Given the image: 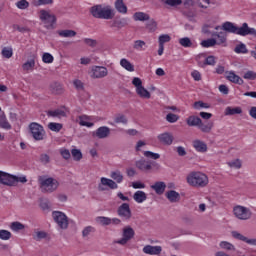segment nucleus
<instances>
[{
  "instance_id": "obj_1",
  "label": "nucleus",
  "mask_w": 256,
  "mask_h": 256,
  "mask_svg": "<svg viewBox=\"0 0 256 256\" xmlns=\"http://www.w3.org/2000/svg\"><path fill=\"white\" fill-rule=\"evenodd\" d=\"M38 182L42 193H54L59 189V181L52 177L39 176Z\"/></svg>"
},
{
  "instance_id": "obj_2",
  "label": "nucleus",
  "mask_w": 256,
  "mask_h": 256,
  "mask_svg": "<svg viewBox=\"0 0 256 256\" xmlns=\"http://www.w3.org/2000/svg\"><path fill=\"white\" fill-rule=\"evenodd\" d=\"M186 181L191 187H207L209 185V178L201 172H191L186 177Z\"/></svg>"
},
{
  "instance_id": "obj_3",
  "label": "nucleus",
  "mask_w": 256,
  "mask_h": 256,
  "mask_svg": "<svg viewBox=\"0 0 256 256\" xmlns=\"http://www.w3.org/2000/svg\"><path fill=\"white\" fill-rule=\"evenodd\" d=\"M30 135L33 137L34 141H43L45 137H47V132H45V128L43 125L32 122L29 125Z\"/></svg>"
},
{
  "instance_id": "obj_4",
  "label": "nucleus",
  "mask_w": 256,
  "mask_h": 256,
  "mask_svg": "<svg viewBox=\"0 0 256 256\" xmlns=\"http://www.w3.org/2000/svg\"><path fill=\"white\" fill-rule=\"evenodd\" d=\"M223 31H227V33H234L236 35H241V37H245V32L247 29V23H243L241 27H237L233 22H225L222 24Z\"/></svg>"
},
{
  "instance_id": "obj_5",
  "label": "nucleus",
  "mask_w": 256,
  "mask_h": 256,
  "mask_svg": "<svg viewBox=\"0 0 256 256\" xmlns=\"http://www.w3.org/2000/svg\"><path fill=\"white\" fill-rule=\"evenodd\" d=\"M40 19L44 23L46 29H55L57 23V17L49 13L47 10H40Z\"/></svg>"
},
{
  "instance_id": "obj_6",
  "label": "nucleus",
  "mask_w": 256,
  "mask_h": 256,
  "mask_svg": "<svg viewBox=\"0 0 256 256\" xmlns=\"http://www.w3.org/2000/svg\"><path fill=\"white\" fill-rule=\"evenodd\" d=\"M132 85L136 88V93L141 97V99H151V93L143 87V81H141V78L134 77Z\"/></svg>"
},
{
  "instance_id": "obj_7",
  "label": "nucleus",
  "mask_w": 256,
  "mask_h": 256,
  "mask_svg": "<svg viewBox=\"0 0 256 256\" xmlns=\"http://www.w3.org/2000/svg\"><path fill=\"white\" fill-rule=\"evenodd\" d=\"M117 215L122 218V221H129L133 217L129 203H122L117 208Z\"/></svg>"
},
{
  "instance_id": "obj_8",
  "label": "nucleus",
  "mask_w": 256,
  "mask_h": 256,
  "mask_svg": "<svg viewBox=\"0 0 256 256\" xmlns=\"http://www.w3.org/2000/svg\"><path fill=\"white\" fill-rule=\"evenodd\" d=\"M233 211L235 217H237V219H241L242 221H247V219H251V215H253L251 210L244 206H236L234 207Z\"/></svg>"
},
{
  "instance_id": "obj_9",
  "label": "nucleus",
  "mask_w": 256,
  "mask_h": 256,
  "mask_svg": "<svg viewBox=\"0 0 256 256\" xmlns=\"http://www.w3.org/2000/svg\"><path fill=\"white\" fill-rule=\"evenodd\" d=\"M52 217L60 229H67V227H69V220L67 219V215H65V213L55 211L52 213Z\"/></svg>"
},
{
  "instance_id": "obj_10",
  "label": "nucleus",
  "mask_w": 256,
  "mask_h": 256,
  "mask_svg": "<svg viewBox=\"0 0 256 256\" xmlns=\"http://www.w3.org/2000/svg\"><path fill=\"white\" fill-rule=\"evenodd\" d=\"M109 75V70L105 66H93L91 69V79H105Z\"/></svg>"
},
{
  "instance_id": "obj_11",
  "label": "nucleus",
  "mask_w": 256,
  "mask_h": 256,
  "mask_svg": "<svg viewBox=\"0 0 256 256\" xmlns=\"http://www.w3.org/2000/svg\"><path fill=\"white\" fill-rule=\"evenodd\" d=\"M0 184L6 185L7 187H15L17 185V179L14 175L0 171Z\"/></svg>"
},
{
  "instance_id": "obj_12",
  "label": "nucleus",
  "mask_w": 256,
  "mask_h": 256,
  "mask_svg": "<svg viewBox=\"0 0 256 256\" xmlns=\"http://www.w3.org/2000/svg\"><path fill=\"white\" fill-rule=\"evenodd\" d=\"M133 237H135V230L128 226L123 229V237L120 240L114 241V243H117L118 245H127Z\"/></svg>"
},
{
  "instance_id": "obj_13",
  "label": "nucleus",
  "mask_w": 256,
  "mask_h": 256,
  "mask_svg": "<svg viewBox=\"0 0 256 256\" xmlns=\"http://www.w3.org/2000/svg\"><path fill=\"white\" fill-rule=\"evenodd\" d=\"M105 187H109V189H118L119 185H117V182L114 180L102 177L100 179V184H98V189L100 191H107V188Z\"/></svg>"
},
{
  "instance_id": "obj_14",
  "label": "nucleus",
  "mask_w": 256,
  "mask_h": 256,
  "mask_svg": "<svg viewBox=\"0 0 256 256\" xmlns=\"http://www.w3.org/2000/svg\"><path fill=\"white\" fill-rule=\"evenodd\" d=\"M111 135V129L107 126H101L94 132V137L98 139H107Z\"/></svg>"
},
{
  "instance_id": "obj_15",
  "label": "nucleus",
  "mask_w": 256,
  "mask_h": 256,
  "mask_svg": "<svg viewBox=\"0 0 256 256\" xmlns=\"http://www.w3.org/2000/svg\"><path fill=\"white\" fill-rule=\"evenodd\" d=\"M100 19H113V17H115V10H113V8H111V6L107 5V6H103L102 5V10H101V14H100Z\"/></svg>"
},
{
  "instance_id": "obj_16",
  "label": "nucleus",
  "mask_w": 256,
  "mask_h": 256,
  "mask_svg": "<svg viewBox=\"0 0 256 256\" xmlns=\"http://www.w3.org/2000/svg\"><path fill=\"white\" fill-rule=\"evenodd\" d=\"M127 25V18H116L109 22L111 29H123Z\"/></svg>"
},
{
  "instance_id": "obj_17",
  "label": "nucleus",
  "mask_w": 256,
  "mask_h": 256,
  "mask_svg": "<svg viewBox=\"0 0 256 256\" xmlns=\"http://www.w3.org/2000/svg\"><path fill=\"white\" fill-rule=\"evenodd\" d=\"M161 251H163L161 246L146 245L143 248V253L146 255H161Z\"/></svg>"
},
{
  "instance_id": "obj_18",
  "label": "nucleus",
  "mask_w": 256,
  "mask_h": 256,
  "mask_svg": "<svg viewBox=\"0 0 256 256\" xmlns=\"http://www.w3.org/2000/svg\"><path fill=\"white\" fill-rule=\"evenodd\" d=\"M213 127H215V123L212 121L203 122V120H201L200 124L198 125V129L201 131V133H211V131H213Z\"/></svg>"
},
{
  "instance_id": "obj_19",
  "label": "nucleus",
  "mask_w": 256,
  "mask_h": 256,
  "mask_svg": "<svg viewBox=\"0 0 256 256\" xmlns=\"http://www.w3.org/2000/svg\"><path fill=\"white\" fill-rule=\"evenodd\" d=\"M232 237L238 239V241H244V243H247L248 245H256V239H249L237 231H232Z\"/></svg>"
},
{
  "instance_id": "obj_20",
  "label": "nucleus",
  "mask_w": 256,
  "mask_h": 256,
  "mask_svg": "<svg viewBox=\"0 0 256 256\" xmlns=\"http://www.w3.org/2000/svg\"><path fill=\"white\" fill-rule=\"evenodd\" d=\"M158 141H160V143H163L164 145H172L173 135L169 132L159 134Z\"/></svg>"
},
{
  "instance_id": "obj_21",
  "label": "nucleus",
  "mask_w": 256,
  "mask_h": 256,
  "mask_svg": "<svg viewBox=\"0 0 256 256\" xmlns=\"http://www.w3.org/2000/svg\"><path fill=\"white\" fill-rule=\"evenodd\" d=\"M48 117H53L56 119H62V117H67V112L63 109L49 110L46 112Z\"/></svg>"
},
{
  "instance_id": "obj_22",
  "label": "nucleus",
  "mask_w": 256,
  "mask_h": 256,
  "mask_svg": "<svg viewBox=\"0 0 256 256\" xmlns=\"http://www.w3.org/2000/svg\"><path fill=\"white\" fill-rule=\"evenodd\" d=\"M151 189H153L157 195H163L165 193V189H167V184H165V182L158 181L151 186Z\"/></svg>"
},
{
  "instance_id": "obj_23",
  "label": "nucleus",
  "mask_w": 256,
  "mask_h": 256,
  "mask_svg": "<svg viewBox=\"0 0 256 256\" xmlns=\"http://www.w3.org/2000/svg\"><path fill=\"white\" fill-rule=\"evenodd\" d=\"M201 121H202L201 117H199L197 115H190L186 119V124L188 125V127H197L198 128Z\"/></svg>"
},
{
  "instance_id": "obj_24",
  "label": "nucleus",
  "mask_w": 256,
  "mask_h": 256,
  "mask_svg": "<svg viewBox=\"0 0 256 256\" xmlns=\"http://www.w3.org/2000/svg\"><path fill=\"white\" fill-rule=\"evenodd\" d=\"M136 167L140 171H151V169H152L151 162H149L145 159L136 161Z\"/></svg>"
},
{
  "instance_id": "obj_25",
  "label": "nucleus",
  "mask_w": 256,
  "mask_h": 256,
  "mask_svg": "<svg viewBox=\"0 0 256 256\" xmlns=\"http://www.w3.org/2000/svg\"><path fill=\"white\" fill-rule=\"evenodd\" d=\"M165 195H166V199H168V201H170V203H177L181 199V195L179 194V192H177L175 190H170V191L166 192Z\"/></svg>"
},
{
  "instance_id": "obj_26",
  "label": "nucleus",
  "mask_w": 256,
  "mask_h": 256,
  "mask_svg": "<svg viewBox=\"0 0 256 256\" xmlns=\"http://www.w3.org/2000/svg\"><path fill=\"white\" fill-rule=\"evenodd\" d=\"M211 36L217 37L216 45H225V43H227V33L225 32H213Z\"/></svg>"
},
{
  "instance_id": "obj_27",
  "label": "nucleus",
  "mask_w": 256,
  "mask_h": 256,
  "mask_svg": "<svg viewBox=\"0 0 256 256\" xmlns=\"http://www.w3.org/2000/svg\"><path fill=\"white\" fill-rule=\"evenodd\" d=\"M193 147L198 153H207V144L201 140H194Z\"/></svg>"
},
{
  "instance_id": "obj_28",
  "label": "nucleus",
  "mask_w": 256,
  "mask_h": 256,
  "mask_svg": "<svg viewBox=\"0 0 256 256\" xmlns=\"http://www.w3.org/2000/svg\"><path fill=\"white\" fill-rule=\"evenodd\" d=\"M226 79H228V81L231 83H236L237 85H243L244 83L241 77H239V75L235 74L233 71L228 72Z\"/></svg>"
},
{
  "instance_id": "obj_29",
  "label": "nucleus",
  "mask_w": 256,
  "mask_h": 256,
  "mask_svg": "<svg viewBox=\"0 0 256 256\" xmlns=\"http://www.w3.org/2000/svg\"><path fill=\"white\" fill-rule=\"evenodd\" d=\"M47 237H49V233L43 230H35L32 234V239H34V241H43V239H47Z\"/></svg>"
},
{
  "instance_id": "obj_30",
  "label": "nucleus",
  "mask_w": 256,
  "mask_h": 256,
  "mask_svg": "<svg viewBox=\"0 0 256 256\" xmlns=\"http://www.w3.org/2000/svg\"><path fill=\"white\" fill-rule=\"evenodd\" d=\"M114 7L118 13H121L122 15H125L127 13V5H125V2L123 0H116L114 3Z\"/></svg>"
},
{
  "instance_id": "obj_31",
  "label": "nucleus",
  "mask_w": 256,
  "mask_h": 256,
  "mask_svg": "<svg viewBox=\"0 0 256 256\" xmlns=\"http://www.w3.org/2000/svg\"><path fill=\"white\" fill-rule=\"evenodd\" d=\"M133 199L136 203H144V201H147V194L144 191L138 190L134 193Z\"/></svg>"
},
{
  "instance_id": "obj_32",
  "label": "nucleus",
  "mask_w": 256,
  "mask_h": 256,
  "mask_svg": "<svg viewBox=\"0 0 256 256\" xmlns=\"http://www.w3.org/2000/svg\"><path fill=\"white\" fill-rule=\"evenodd\" d=\"M0 128L9 131L12 129L11 123L7 120V116L5 114H0Z\"/></svg>"
},
{
  "instance_id": "obj_33",
  "label": "nucleus",
  "mask_w": 256,
  "mask_h": 256,
  "mask_svg": "<svg viewBox=\"0 0 256 256\" xmlns=\"http://www.w3.org/2000/svg\"><path fill=\"white\" fill-rule=\"evenodd\" d=\"M50 91L54 95H61L63 93V85L59 82H54L50 85Z\"/></svg>"
},
{
  "instance_id": "obj_34",
  "label": "nucleus",
  "mask_w": 256,
  "mask_h": 256,
  "mask_svg": "<svg viewBox=\"0 0 256 256\" xmlns=\"http://www.w3.org/2000/svg\"><path fill=\"white\" fill-rule=\"evenodd\" d=\"M133 19L134 21H149V19H151V16H149V14L145 13V12H136L133 14Z\"/></svg>"
},
{
  "instance_id": "obj_35",
  "label": "nucleus",
  "mask_w": 256,
  "mask_h": 256,
  "mask_svg": "<svg viewBox=\"0 0 256 256\" xmlns=\"http://www.w3.org/2000/svg\"><path fill=\"white\" fill-rule=\"evenodd\" d=\"M103 5H95L90 8V13L95 19H101V10Z\"/></svg>"
},
{
  "instance_id": "obj_36",
  "label": "nucleus",
  "mask_w": 256,
  "mask_h": 256,
  "mask_svg": "<svg viewBox=\"0 0 256 256\" xmlns=\"http://www.w3.org/2000/svg\"><path fill=\"white\" fill-rule=\"evenodd\" d=\"M120 65L121 67H123V69H126V71H130V72L135 71V66L125 58L120 60Z\"/></svg>"
},
{
  "instance_id": "obj_37",
  "label": "nucleus",
  "mask_w": 256,
  "mask_h": 256,
  "mask_svg": "<svg viewBox=\"0 0 256 256\" xmlns=\"http://www.w3.org/2000/svg\"><path fill=\"white\" fill-rule=\"evenodd\" d=\"M147 21H148L146 23L147 31H149V33H155V31H157V21H155V19H151V18H149V20H147Z\"/></svg>"
},
{
  "instance_id": "obj_38",
  "label": "nucleus",
  "mask_w": 256,
  "mask_h": 256,
  "mask_svg": "<svg viewBox=\"0 0 256 256\" xmlns=\"http://www.w3.org/2000/svg\"><path fill=\"white\" fill-rule=\"evenodd\" d=\"M241 113H243V110L241 109V107H226L225 109V115H241Z\"/></svg>"
},
{
  "instance_id": "obj_39",
  "label": "nucleus",
  "mask_w": 256,
  "mask_h": 256,
  "mask_svg": "<svg viewBox=\"0 0 256 256\" xmlns=\"http://www.w3.org/2000/svg\"><path fill=\"white\" fill-rule=\"evenodd\" d=\"M10 229L11 231H14V233H19V231H23L25 229V226L23 223L15 221L10 224Z\"/></svg>"
},
{
  "instance_id": "obj_40",
  "label": "nucleus",
  "mask_w": 256,
  "mask_h": 256,
  "mask_svg": "<svg viewBox=\"0 0 256 256\" xmlns=\"http://www.w3.org/2000/svg\"><path fill=\"white\" fill-rule=\"evenodd\" d=\"M59 37L71 38L77 35V32L74 30H59L58 31Z\"/></svg>"
},
{
  "instance_id": "obj_41",
  "label": "nucleus",
  "mask_w": 256,
  "mask_h": 256,
  "mask_svg": "<svg viewBox=\"0 0 256 256\" xmlns=\"http://www.w3.org/2000/svg\"><path fill=\"white\" fill-rule=\"evenodd\" d=\"M110 177L113 181H116V183H123V174L119 170L111 172Z\"/></svg>"
},
{
  "instance_id": "obj_42",
  "label": "nucleus",
  "mask_w": 256,
  "mask_h": 256,
  "mask_svg": "<svg viewBox=\"0 0 256 256\" xmlns=\"http://www.w3.org/2000/svg\"><path fill=\"white\" fill-rule=\"evenodd\" d=\"M48 129H50V131H54V133H59V131H61V129H63V124L56 123V122H50L48 124Z\"/></svg>"
},
{
  "instance_id": "obj_43",
  "label": "nucleus",
  "mask_w": 256,
  "mask_h": 256,
  "mask_svg": "<svg viewBox=\"0 0 256 256\" xmlns=\"http://www.w3.org/2000/svg\"><path fill=\"white\" fill-rule=\"evenodd\" d=\"M23 71H33L35 69V60L31 59L22 65Z\"/></svg>"
},
{
  "instance_id": "obj_44",
  "label": "nucleus",
  "mask_w": 256,
  "mask_h": 256,
  "mask_svg": "<svg viewBox=\"0 0 256 256\" xmlns=\"http://www.w3.org/2000/svg\"><path fill=\"white\" fill-rule=\"evenodd\" d=\"M200 45L202 47H205V48H209V47H215V45H217V40L214 39V38H210V39H207V40H203Z\"/></svg>"
},
{
  "instance_id": "obj_45",
  "label": "nucleus",
  "mask_w": 256,
  "mask_h": 256,
  "mask_svg": "<svg viewBox=\"0 0 256 256\" xmlns=\"http://www.w3.org/2000/svg\"><path fill=\"white\" fill-rule=\"evenodd\" d=\"M114 122L117 124L122 123V125H127L129 120L127 119V116H125V114H117L114 118Z\"/></svg>"
},
{
  "instance_id": "obj_46",
  "label": "nucleus",
  "mask_w": 256,
  "mask_h": 256,
  "mask_svg": "<svg viewBox=\"0 0 256 256\" xmlns=\"http://www.w3.org/2000/svg\"><path fill=\"white\" fill-rule=\"evenodd\" d=\"M179 44L185 48L193 47V42L191 41V39L189 37L180 38Z\"/></svg>"
},
{
  "instance_id": "obj_47",
  "label": "nucleus",
  "mask_w": 256,
  "mask_h": 256,
  "mask_svg": "<svg viewBox=\"0 0 256 256\" xmlns=\"http://www.w3.org/2000/svg\"><path fill=\"white\" fill-rule=\"evenodd\" d=\"M171 41V36L169 34H162L158 38L159 45L165 46V43H169Z\"/></svg>"
},
{
  "instance_id": "obj_48",
  "label": "nucleus",
  "mask_w": 256,
  "mask_h": 256,
  "mask_svg": "<svg viewBox=\"0 0 256 256\" xmlns=\"http://www.w3.org/2000/svg\"><path fill=\"white\" fill-rule=\"evenodd\" d=\"M2 57H5V59H11L13 57V48L4 47L2 49Z\"/></svg>"
},
{
  "instance_id": "obj_49",
  "label": "nucleus",
  "mask_w": 256,
  "mask_h": 256,
  "mask_svg": "<svg viewBox=\"0 0 256 256\" xmlns=\"http://www.w3.org/2000/svg\"><path fill=\"white\" fill-rule=\"evenodd\" d=\"M221 249H225L226 251H235V246L227 241L220 242Z\"/></svg>"
},
{
  "instance_id": "obj_50",
  "label": "nucleus",
  "mask_w": 256,
  "mask_h": 256,
  "mask_svg": "<svg viewBox=\"0 0 256 256\" xmlns=\"http://www.w3.org/2000/svg\"><path fill=\"white\" fill-rule=\"evenodd\" d=\"M71 154H72L74 161H81V159H83V154L81 153V150H79V149H72Z\"/></svg>"
},
{
  "instance_id": "obj_51",
  "label": "nucleus",
  "mask_w": 256,
  "mask_h": 256,
  "mask_svg": "<svg viewBox=\"0 0 256 256\" xmlns=\"http://www.w3.org/2000/svg\"><path fill=\"white\" fill-rule=\"evenodd\" d=\"M235 53H242V54H245V53H249V50L247 49V46L243 43H240L239 45H237L234 49Z\"/></svg>"
},
{
  "instance_id": "obj_52",
  "label": "nucleus",
  "mask_w": 256,
  "mask_h": 256,
  "mask_svg": "<svg viewBox=\"0 0 256 256\" xmlns=\"http://www.w3.org/2000/svg\"><path fill=\"white\" fill-rule=\"evenodd\" d=\"M146 43L143 40H136L134 41L133 49L136 51H143V47H145Z\"/></svg>"
},
{
  "instance_id": "obj_53",
  "label": "nucleus",
  "mask_w": 256,
  "mask_h": 256,
  "mask_svg": "<svg viewBox=\"0 0 256 256\" xmlns=\"http://www.w3.org/2000/svg\"><path fill=\"white\" fill-rule=\"evenodd\" d=\"M243 79H247L248 81H255L256 80L255 71H251V70L247 71L246 73H244Z\"/></svg>"
},
{
  "instance_id": "obj_54",
  "label": "nucleus",
  "mask_w": 256,
  "mask_h": 256,
  "mask_svg": "<svg viewBox=\"0 0 256 256\" xmlns=\"http://www.w3.org/2000/svg\"><path fill=\"white\" fill-rule=\"evenodd\" d=\"M96 221L100 223V225H111V218L105 216H99L96 218Z\"/></svg>"
},
{
  "instance_id": "obj_55",
  "label": "nucleus",
  "mask_w": 256,
  "mask_h": 256,
  "mask_svg": "<svg viewBox=\"0 0 256 256\" xmlns=\"http://www.w3.org/2000/svg\"><path fill=\"white\" fill-rule=\"evenodd\" d=\"M83 43L87 45L88 47H91L94 49V47H97V40L91 39V38H84Z\"/></svg>"
},
{
  "instance_id": "obj_56",
  "label": "nucleus",
  "mask_w": 256,
  "mask_h": 256,
  "mask_svg": "<svg viewBox=\"0 0 256 256\" xmlns=\"http://www.w3.org/2000/svg\"><path fill=\"white\" fill-rule=\"evenodd\" d=\"M194 109H209V104L203 102V101H197L193 104Z\"/></svg>"
},
{
  "instance_id": "obj_57",
  "label": "nucleus",
  "mask_w": 256,
  "mask_h": 256,
  "mask_svg": "<svg viewBox=\"0 0 256 256\" xmlns=\"http://www.w3.org/2000/svg\"><path fill=\"white\" fill-rule=\"evenodd\" d=\"M166 121H168V123H177V121H179V116L177 114L169 113L166 115Z\"/></svg>"
},
{
  "instance_id": "obj_58",
  "label": "nucleus",
  "mask_w": 256,
  "mask_h": 256,
  "mask_svg": "<svg viewBox=\"0 0 256 256\" xmlns=\"http://www.w3.org/2000/svg\"><path fill=\"white\" fill-rule=\"evenodd\" d=\"M0 239H2V241H9V239H11L9 230H0Z\"/></svg>"
},
{
  "instance_id": "obj_59",
  "label": "nucleus",
  "mask_w": 256,
  "mask_h": 256,
  "mask_svg": "<svg viewBox=\"0 0 256 256\" xmlns=\"http://www.w3.org/2000/svg\"><path fill=\"white\" fill-rule=\"evenodd\" d=\"M144 156L148 157V159H154V160L161 158V155H159V153H155V152H151V151H145Z\"/></svg>"
},
{
  "instance_id": "obj_60",
  "label": "nucleus",
  "mask_w": 256,
  "mask_h": 256,
  "mask_svg": "<svg viewBox=\"0 0 256 256\" xmlns=\"http://www.w3.org/2000/svg\"><path fill=\"white\" fill-rule=\"evenodd\" d=\"M91 233H95V228L92 226H87L82 230V237H89Z\"/></svg>"
},
{
  "instance_id": "obj_61",
  "label": "nucleus",
  "mask_w": 256,
  "mask_h": 256,
  "mask_svg": "<svg viewBox=\"0 0 256 256\" xmlns=\"http://www.w3.org/2000/svg\"><path fill=\"white\" fill-rule=\"evenodd\" d=\"M73 85H74L75 89H77V91H84L85 90V85L79 79L74 80Z\"/></svg>"
},
{
  "instance_id": "obj_62",
  "label": "nucleus",
  "mask_w": 256,
  "mask_h": 256,
  "mask_svg": "<svg viewBox=\"0 0 256 256\" xmlns=\"http://www.w3.org/2000/svg\"><path fill=\"white\" fill-rule=\"evenodd\" d=\"M16 7L18 9H28L29 8V2L27 0H20L16 3Z\"/></svg>"
},
{
  "instance_id": "obj_63",
  "label": "nucleus",
  "mask_w": 256,
  "mask_h": 256,
  "mask_svg": "<svg viewBox=\"0 0 256 256\" xmlns=\"http://www.w3.org/2000/svg\"><path fill=\"white\" fill-rule=\"evenodd\" d=\"M216 63H217V58H215V56H208L204 61V65L215 66Z\"/></svg>"
},
{
  "instance_id": "obj_64",
  "label": "nucleus",
  "mask_w": 256,
  "mask_h": 256,
  "mask_svg": "<svg viewBox=\"0 0 256 256\" xmlns=\"http://www.w3.org/2000/svg\"><path fill=\"white\" fill-rule=\"evenodd\" d=\"M42 61L43 63H53L54 58L53 55H51L50 53H44L42 56Z\"/></svg>"
}]
</instances>
